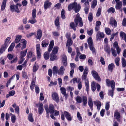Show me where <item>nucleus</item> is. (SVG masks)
<instances>
[{
  "label": "nucleus",
  "instance_id": "1",
  "mask_svg": "<svg viewBox=\"0 0 126 126\" xmlns=\"http://www.w3.org/2000/svg\"><path fill=\"white\" fill-rule=\"evenodd\" d=\"M68 8L69 11L73 9L76 13H78L81 9L80 5V4H77V2H74L69 5Z\"/></svg>",
  "mask_w": 126,
  "mask_h": 126
},
{
  "label": "nucleus",
  "instance_id": "2",
  "mask_svg": "<svg viewBox=\"0 0 126 126\" xmlns=\"http://www.w3.org/2000/svg\"><path fill=\"white\" fill-rule=\"evenodd\" d=\"M75 23L76 24V27H77L78 22V26L81 27L83 25L82 20V18L80 17L79 14L78 13L74 20Z\"/></svg>",
  "mask_w": 126,
  "mask_h": 126
},
{
  "label": "nucleus",
  "instance_id": "3",
  "mask_svg": "<svg viewBox=\"0 0 126 126\" xmlns=\"http://www.w3.org/2000/svg\"><path fill=\"white\" fill-rule=\"evenodd\" d=\"M36 10L34 9L32 10V18L29 19L28 22L32 24H34L37 22L36 19H35L36 17Z\"/></svg>",
  "mask_w": 126,
  "mask_h": 126
},
{
  "label": "nucleus",
  "instance_id": "4",
  "mask_svg": "<svg viewBox=\"0 0 126 126\" xmlns=\"http://www.w3.org/2000/svg\"><path fill=\"white\" fill-rule=\"evenodd\" d=\"M87 42L90 50L92 51L93 53H96V50L95 48L94 47L92 40L91 37H90L88 39Z\"/></svg>",
  "mask_w": 126,
  "mask_h": 126
},
{
  "label": "nucleus",
  "instance_id": "5",
  "mask_svg": "<svg viewBox=\"0 0 126 126\" xmlns=\"http://www.w3.org/2000/svg\"><path fill=\"white\" fill-rule=\"evenodd\" d=\"M45 110H47L49 111V112L53 114L54 112L56 111V110L54 109V106L52 104L49 105L48 108V107L47 106H45Z\"/></svg>",
  "mask_w": 126,
  "mask_h": 126
},
{
  "label": "nucleus",
  "instance_id": "6",
  "mask_svg": "<svg viewBox=\"0 0 126 126\" xmlns=\"http://www.w3.org/2000/svg\"><path fill=\"white\" fill-rule=\"evenodd\" d=\"M10 11L12 12H15L17 13H19L20 12L18 6L16 5L13 4L10 5Z\"/></svg>",
  "mask_w": 126,
  "mask_h": 126
},
{
  "label": "nucleus",
  "instance_id": "7",
  "mask_svg": "<svg viewBox=\"0 0 126 126\" xmlns=\"http://www.w3.org/2000/svg\"><path fill=\"white\" fill-rule=\"evenodd\" d=\"M36 49L37 52V59H39L41 57L40 45L38 44L36 46Z\"/></svg>",
  "mask_w": 126,
  "mask_h": 126
},
{
  "label": "nucleus",
  "instance_id": "8",
  "mask_svg": "<svg viewBox=\"0 0 126 126\" xmlns=\"http://www.w3.org/2000/svg\"><path fill=\"white\" fill-rule=\"evenodd\" d=\"M92 74L96 80L99 81H101V79L98 76V73L95 71H92Z\"/></svg>",
  "mask_w": 126,
  "mask_h": 126
},
{
  "label": "nucleus",
  "instance_id": "9",
  "mask_svg": "<svg viewBox=\"0 0 126 126\" xmlns=\"http://www.w3.org/2000/svg\"><path fill=\"white\" fill-rule=\"evenodd\" d=\"M52 99L56 102H58L59 101V99L57 94L56 92H54L52 93Z\"/></svg>",
  "mask_w": 126,
  "mask_h": 126
},
{
  "label": "nucleus",
  "instance_id": "10",
  "mask_svg": "<svg viewBox=\"0 0 126 126\" xmlns=\"http://www.w3.org/2000/svg\"><path fill=\"white\" fill-rule=\"evenodd\" d=\"M105 35L103 32H98L96 34V38L97 40H100L102 38H104Z\"/></svg>",
  "mask_w": 126,
  "mask_h": 126
},
{
  "label": "nucleus",
  "instance_id": "11",
  "mask_svg": "<svg viewBox=\"0 0 126 126\" xmlns=\"http://www.w3.org/2000/svg\"><path fill=\"white\" fill-rule=\"evenodd\" d=\"M51 4V3L49 2L48 0H46L44 3V5L45 10H46L47 8L50 7Z\"/></svg>",
  "mask_w": 126,
  "mask_h": 126
},
{
  "label": "nucleus",
  "instance_id": "12",
  "mask_svg": "<svg viewBox=\"0 0 126 126\" xmlns=\"http://www.w3.org/2000/svg\"><path fill=\"white\" fill-rule=\"evenodd\" d=\"M65 70L64 67L63 66H61L60 68L58 70V74L59 75H63Z\"/></svg>",
  "mask_w": 126,
  "mask_h": 126
},
{
  "label": "nucleus",
  "instance_id": "13",
  "mask_svg": "<svg viewBox=\"0 0 126 126\" xmlns=\"http://www.w3.org/2000/svg\"><path fill=\"white\" fill-rule=\"evenodd\" d=\"M59 17L57 16L56 18L55 19L54 21L55 24L57 27V29L59 30L60 29V22L59 21Z\"/></svg>",
  "mask_w": 126,
  "mask_h": 126
},
{
  "label": "nucleus",
  "instance_id": "14",
  "mask_svg": "<svg viewBox=\"0 0 126 126\" xmlns=\"http://www.w3.org/2000/svg\"><path fill=\"white\" fill-rule=\"evenodd\" d=\"M64 114L67 119L69 121H71L72 120V118L71 116V115L68 112L65 111L64 112Z\"/></svg>",
  "mask_w": 126,
  "mask_h": 126
},
{
  "label": "nucleus",
  "instance_id": "15",
  "mask_svg": "<svg viewBox=\"0 0 126 126\" xmlns=\"http://www.w3.org/2000/svg\"><path fill=\"white\" fill-rule=\"evenodd\" d=\"M109 23L111 25H114L115 27H116L117 26V24L116 21L112 17L110 18Z\"/></svg>",
  "mask_w": 126,
  "mask_h": 126
},
{
  "label": "nucleus",
  "instance_id": "16",
  "mask_svg": "<svg viewBox=\"0 0 126 126\" xmlns=\"http://www.w3.org/2000/svg\"><path fill=\"white\" fill-rule=\"evenodd\" d=\"M19 42L22 44V47H21V49L22 50L26 47L27 44L26 41L24 39H22L20 40Z\"/></svg>",
  "mask_w": 126,
  "mask_h": 126
},
{
  "label": "nucleus",
  "instance_id": "17",
  "mask_svg": "<svg viewBox=\"0 0 126 126\" xmlns=\"http://www.w3.org/2000/svg\"><path fill=\"white\" fill-rule=\"evenodd\" d=\"M43 104L42 103L40 104L38 107V113L40 114H41L43 112L44 109Z\"/></svg>",
  "mask_w": 126,
  "mask_h": 126
},
{
  "label": "nucleus",
  "instance_id": "18",
  "mask_svg": "<svg viewBox=\"0 0 126 126\" xmlns=\"http://www.w3.org/2000/svg\"><path fill=\"white\" fill-rule=\"evenodd\" d=\"M49 42V41L47 39H45L43 40L42 42L41 45L43 47H47L48 45Z\"/></svg>",
  "mask_w": 126,
  "mask_h": 126
},
{
  "label": "nucleus",
  "instance_id": "19",
  "mask_svg": "<svg viewBox=\"0 0 126 126\" xmlns=\"http://www.w3.org/2000/svg\"><path fill=\"white\" fill-rule=\"evenodd\" d=\"M37 35L36 38L37 39H40L41 38L42 35V31L40 29H38L37 31Z\"/></svg>",
  "mask_w": 126,
  "mask_h": 126
},
{
  "label": "nucleus",
  "instance_id": "20",
  "mask_svg": "<svg viewBox=\"0 0 126 126\" xmlns=\"http://www.w3.org/2000/svg\"><path fill=\"white\" fill-rule=\"evenodd\" d=\"M7 47V45L6 44H4L0 48V55L5 51V50Z\"/></svg>",
  "mask_w": 126,
  "mask_h": 126
},
{
  "label": "nucleus",
  "instance_id": "21",
  "mask_svg": "<svg viewBox=\"0 0 126 126\" xmlns=\"http://www.w3.org/2000/svg\"><path fill=\"white\" fill-rule=\"evenodd\" d=\"M93 102L94 104L97 106V109L99 111L101 106V102L99 101H94Z\"/></svg>",
  "mask_w": 126,
  "mask_h": 126
},
{
  "label": "nucleus",
  "instance_id": "22",
  "mask_svg": "<svg viewBox=\"0 0 126 126\" xmlns=\"http://www.w3.org/2000/svg\"><path fill=\"white\" fill-rule=\"evenodd\" d=\"M62 61L63 64L65 66H66L67 64V59L66 56L64 55H63Z\"/></svg>",
  "mask_w": 126,
  "mask_h": 126
},
{
  "label": "nucleus",
  "instance_id": "23",
  "mask_svg": "<svg viewBox=\"0 0 126 126\" xmlns=\"http://www.w3.org/2000/svg\"><path fill=\"white\" fill-rule=\"evenodd\" d=\"M60 90L62 93L64 95L66 99L67 98L68 95L66 93V90L65 88L63 87H61Z\"/></svg>",
  "mask_w": 126,
  "mask_h": 126
},
{
  "label": "nucleus",
  "instance_id": "24",
  "mask_svg": "<svg viewBox=\"0 0 126 126\" xmlns=\"http://www.w3.org/2000/svg\"><path fill=\"white\" fill-rule=\"evenodd\" d=\"M50 59L51 61H54L57 60L58 58L55 54L51 53L50 55Z\"/></svg>",
  "mask_w": 126,
  "mask_h": 126
},
{
  "label": "nucleus",
  "instance_id": "25",
  "mask_svg": "<svg viewBox=\"0 0 126 126\" xmlns=\"http://www.w3.org/2000/svg\"><path fill=\"white\" fill-rule=\"evenodd\" d=\"M22 37V36L18 35L16 36V39L15 40V42L16 43H17L19 42Z\"/></svg>",
  "mask_w": 126,
  "mask_h": 126
},
{
  "label": "nucleus",
  "instance_id": "26",
  "mask_svg": "<svg viewBox=\"0 0 126 126\" xmlns=\"http://www.w3.org/2000/svg\"><path fill=\"white\" fill-rule=\"evenodd\" d=\"M6 2V0H3L2 2L1 7V10L2 11H3L5 8Z\"/></svg>",
  "mask_w": 126,
  "mask_h": 126
},
{
  "label": "nucleus",
  "instance_id": "27",
  "mask_svg": "<svg viewBox=\"0 0 126 126\" xmlns=\"http://www.w3.org/2000/svg\"><path fill=\"white\" fill-rule=\"evenodd\" d=\"M122 4L121 1H119L118 3H116L115 5V8L116 9H119L122 7Z\"/></svg>",
  "mask_w": 126,
  "mask_h": 126
},
{
  "label": "nucleus",
  "instance_id": "28",
  "mask_svg": "<svg viewBox=\"0 0 126 126\" xmlns=\"http://www.w3.org/2000/svg\"><path fill=\"white\" fill-rule=\"evenodd\" d=\"M54 45V41L53 40H52L50 42L49 45V47L48 49V51L49 52H50L51 51Z\"/></svg>",
  "mask_w": 126,
  "mask_h": 126
},
{
  "label": "nucleus",
  "instance_id": "29",
  "mask_svg": "<svg viewBox=\"0 0 126 126\" xmlns=\"http://www.w3.org/2000/svg\"><path fill=\"white\" fill-rule=\"evenodd\" d=\"M120 36L122 39L124 38L125 41L126 42V34L123 32H120Z\"/></svg>",
  "mask_w": 126,
  "mask_h": 126
},
{
  "label": "nucleus",
  "instance_id": "30",
  "mask_svg": "<svg viewBox=\"0 0 126 126\" xmlns=\"http://www.w3.org/2000/svg\"><path fill=\"white\" fill-rule=\"evenodd\" d=\"M88 104L89 107L92 110H93V102L92 99L91 98H89L88 99Z\"/></svg>",
  "mask_w": 126,
  "mask_h": 126
},
{
  "label": "nucleus",
  "instance_id": "31",
  "mask_svg": "<svg viewBox=\"0 0 126 126\" xmlns=\"http://www.w3.org/2000/svg\"><path fill=\"white\" fill-rule=\"evenodd\" d=\"M96 83H95L94 81L93 82L91 83V89L93 92L96 89Z\"/></svg>",
  "mask_w": 126,
  "mask_h": 126
},
{
  "label": "nucleus",
  "instance_id": "32",
  "mask_svg": "<svg viewBox=\"0 0 126 126\" xmlns=\"http://www.w3.org/2000/svg\"><path fill=\"white\" fill-rule=\"evenodd\" d=\"M39 66L35 62V64L33 66V72H35L38 69Z\"/></svg>",
  "mask_w": 126,
  "mask_h": 126
},
{
  "label": "nucleus",
  "instance_id": "33",
  "mask_svg": "<svg viewBox=\"0 0 126 126\" xmlns=\"http://www.w3.org/2000/svg\"><path fill=\"white\" fill-rule=\"evenodd\" d=\"M73 41L71 39H67L66 44V47H70L72 45Z\"/></svg>",
  "mask_w": 126,
  "mask_h": 126
},
{
  "label": "nucleus",
  "instance_id": "34",
  "mask_svg": "<svg viewBox=\"0 0 126 126\" xmlns=\"http://www.w3.org/2000/svg\"><path fill=\"white\" fill-rule=\"evenodd\" d=\"M83 104L84 106H86L87 102V98L85 96H83L82 97Z\"/></svg>",
  "mask_w": 126,
  "mask_h": 126
},
{
  "label": "nucleus",
  "instance_id": "35",
  "mask_svg": "<svg viewBox=\"0 0 126 126\" xmlns=\"http://www.w3.org/2000/svg\"><path fill=\"white\" fill-rule=\"evenodd\" d=\"M53 72V74H58V68L56 66H54L52 68Z\"/></svg>",
  "mask_w": 126,
  "mask_h": 126
},
{
  "label": "nucleus",
  "instance_id": "36",
  "mask_svg": "<svg viewBox=\"0 0 126 126\" xmlns=\"http://www.w3.org/2000/svg\"><path fill=\"white\" fill-rule=\"evenodd\" d=\"M70 26L72 29H73L74 31L76 30V24L75 25L73 22H71L70 24Z\"/></svg>",
  "mask_w": 126,
  "mask_h": 126
},
{
  "label": "nucleus",
  "instance_id": "37",
  "mask_svg": "<svg viewBox=\"0 0 126 126\" xmlns=\"http://www.w3.org/2000/svg\"><path fill=\"white\" fill-rule=\"evenodd\" d=\"M97 4V1L96 0H93L92 2L91 7L92 8H94Z\"/></svg>",
  "mask_w": 126,
  "mask_h": 126
},
{
  "label": "nucleus",
  "instance_id": "38",
  "mask_svg": "<svg viewBox=\"0 0 126 126\" xmlns=\"http://www.w3.org/2000/svg\"><path fill=\"white\" fill-rule=\"evenodd\" d=\"M114 116L115 118L117 119H119L120 117V113L118 112L117 110L115 111L114 113Z\"/></svg>",
  "mask_w": 126,
  "mask_h": 126
},
{
  "label": "nucleus",
  "instance_id": "39",
  "mask_svg": "<svg viewBox=\"0 0 126 126\" xmlns=\"http://www.w3.org/2000/svg\"><path fill=\"white\" fill-rule=\"evenodd\" d=\"M122 65L123 67H125L126 66V60L124 58H122Z\"/></svg>",
  "mask_w": 126,
  "mask_h": 126
},
{
  "label": "nucleus",
  "instance_id": "40",
  "mask_svg": "<svg viewBox=\"0 0 126 126\" xmlns=\"http://www.w3.org/2000/svg\"><path fill=\"white\" fill-rule=\"evenodd\" d=\"M114 66V65L113 63H111L109 64L108 66V67L109 70L112 71Z\"/></svg>",
  "mask_w": 126,
  "mask_h": 126
},
{
  "label": "nucleus",
  "instance_id": "41",
  "mask_svg": "<svg viewBox=\"0 0 126 126\" xmlns=\"http://www.w3.org/2000/svg\"><path fill=\"white\" fill-rule=\"evenodd\" d=\"M58 47H55L52 51V53L54 54H56L58 51Z\"/></svg>",
  "mask_w": 126,
  "mask_h": 126
},
{
  "label": "nucleus",
  "instance_id": "42",
  "mask_svg": "<svg viewBox=\"0 0 126 126\" xmlns=\"http://www.w3.org/2000/svg\"><path fill=\"white\" fill-rule=\"evenodd\" d=\"M85 84L86 88V91H87L89 90V81L87 79H86L85 80Z\"/></svg>",
  "mask_w": 126,
  "mask_h": 126
},
{
  "label": "nucleus",
  "instance_id": "43",
  "mask_svg": "<svg viewBox=\"0 0 126 126\" xmlns=\"http://www.w3.org/2000/svg\"><path fill=\"white\" fill-rule=\"evenodd\" d=\"M76 99L77 102L79 103H81L82 101V98L79 96H77L76 98Z\"/></svg>",
  "mask_w": 126,
  "mask_h": 126
},
{
  "label": "nucleus",
  "instance_id": "44",
  "mask_svg": "<svg viewBox=\"0 0 126 126\" xmlns=\"http://www.w3.org/2000/svg\"><path fill=\"white\" fill-rule=\"evenodd\" d=\"M105 51L107 53L110 54V53L111 50L110 48L108 47H106L104 48Z\"/></svg>",
  "mask_w": 126,
  "mask_h": 126
},
{
  "label": "nucleus",
  "instance_id": "45",
  "mask_svg": "<svg viewBox=\"0 0 126 126\" xmlns=\"http://www.w3.org/2000/svg\"><path fill=\"white\" fill-rule=\"evenodd\" d=\"M65 11L63 9L61 13V18L63 19H65V16L64 15Z\"/></svg>",
  "mask_w": 126,
  "mask_h": 126
},
{
  "label": "nucleus",
  "instance_id": "46",
  "mask_svg": "<svg viewBox=\"0 0 126 126\" xmlns=\"http://www.w3.org/2000/svg\"><path fill=\"white\" fill-rule=\"evenodd\" d=\"M49 53L48 52H46L44 54V56L45 59L46 60H47L49 58Z\"/></svg>",
  "mask_w": 126,
  "mask_h": 126
},
{
  "label": "nucleus",
  "instance_id": "47",
  "mask_svg": "<svg viewBox=\"0 0 126 126\" xmlns=\"http://www.w3.org/2000/svg\"><path fill=\"white\" fill-rule=\"evenodd\" d=\"M28 119L31 122H32L34 121V119L32 114L30 113L29 115Z\"/></svg>",
  "mask_w": 126,
  "mask_h": 126
},
{
  "label": "nucleus",
  "instance_id": "48",
  "mask_svg": "<svg viewBox=\"0 0 126 126\" xmlns=\"http://www.w3.org/2000/svg\"><path fill=\"white\" fill-rule=\"evenodd\" d=\"M105 31L107 34L110 35L111 34V31L109 28H106L105 29Z\"/></svg>",
  "mask_w": 126,
  "mask_h": 126
},
{
  "label": "nucleus",
  "instance_id": "49",
  "mask_svg": "<svg viewBox=\"0 0 126 126\" xmlns=\"http://www.w3.org/2000/svg\"><path fill=\"white\" fill-rule=\"evenodd\" d=\"M26 54L25 52H24V51H22L20 52V58L21 59H24L23 57L25 56Z\"/></svg>",
  "mask_w": 126,
  "mask_h": 126
},
{
  "label": "nucleus",
  "instance_id": "50",
  "mask_svg": "<svg viewBox=\"0 0 126 126\" xmlns=\"http://www.w3.org/2000/svg\"><path fill=\"white\" fill-rule=\"evenodd\" d=\"M72 81H73V83L75 84L76 82H79L80 81V79H78V81H77V79L76 78H73L72 80H71L70 81V82L71 83Z\"/></svg>",
  "mask_w": 126,
  "mask_h": 126
},
{
  "label": "nucleus",
  "instance_id": "51",
  "mask_svg": "<svg viewBox=\"0 0 126 126\" xmlns=\"http://www.w3.org/2000/svg\"><path fill=\"white\" fill-rule=\"evenodd\" d=\"M110 85H111L112 89H114L115 88V82L113 80H112L110 81Z\"/></svg>",
  "mask_w": 126,
  "mask_h": 126
},
{
  "label": "nucleus",
  "instance_id": "52",
  "mask_svg": "<svg viewBox=\"0 0 126 126\" xmlns=\"http://www.w3.org/2000/svg\"><path fill=\"white\" fill-rule=\"evenodd\" d=\"M93 17L92 14V13H90L88 15V19L89 21L90 22H91L93 20Z\"/></svg>",
  "mask_w": 126,
  "mask_h": 126
},
{
  "label": "nucleus",
  "instance_id": "53",
  "mask_svg": "<svg viewBox=\"0 0 126 126\" xmlns=\"http://www.w3.org/2000/svg\"><path fill=\"white\" fill-rule=\"evenodd\" d=\"M77 117L78 119L81 122L82 121V117L80 115V114L79 112H78L77 113Z\"/></svg>",
  "mask_w": 126,
  "mask_h": 126
},
{
  "label": "nucleus",
  "instance_id": "54",
  "mask_svg": "<svg viewBox=\"0 0 126 126\" xmlns=\"http://www.w3.org/2000/svg\"><path fill=\"white\" fill-rule=\"evenodd\" d=\"M111 52L113 56L114 57H116L117 56V54L116 52V50L115 49H114L113 48H111Z\"/></svg>",
  "mask_w": 126,
  "mask_h": 126
},
{
  "label": "nucleus",
  "instance_id": "55",
  "mask_svg": "<svg viewBox=\"0 0 126 126\" xmlns=\"http://www.w3.org/2000/svg\"><path fill=\"white\" fill-rule=\"evenodd\" d=\"M27 55L28 58H31L34 56V54H33L32 53L31 51L28 53Z\"/></svg>",
  "mask_w": 126,
  "mask_h": 126
},
{
  "label": "nucleus",
  "instance_id": "56",
  "mask_svg": "<svg viewBox=\"0 0 126 126\" xmlns=\"http://www.w3.org/2000/svg\"><path fill=\"white\" fill-rule=\"evenodd\" d=\"M115 10L114 8L111 7L109 8L107 10V12L109 13H110L112 12V13H113L115 12Z\"/></svg>",
  "mask_w": 126,
  "mask_h": 126
},
{
  "label": "nucleus",
  "instance_id": "57",
  "mask_svg": "<svg viewBox=\"0 0 126 126\" xmlns=\"http://www.w3.org/2000/svg\"><path fill=\"white\" fill-rule=\"evenodd\" d=\"M114 61L116 65L117 66H119V62L120 61V58L118 57H117L115 59Z\"/></svg>",
  "mask_w": 126,
  "mask_h": 126
},
{
  "label": "nucleus",
  "instance_id": "58",
  "mask_svg": "<svg viewBox=\"0 0 126 126\" xmlns=\"http://www.w3.org/2000/svg\"><path fill=\"white\" fill-rule=\"evenodd\" d=\"M0 64L2 65H4L5 64V60L2 57L0 58Z\"/></svg>",
  "mask_w": 126,
  "mask_h": 126
},
{
  "label": "nucleus",
  "instance_id": "59",
  "mask_svg": "<svg viewBox=\"0 0 126 126\" xmlns=\"http://www.w3.org/2000/svg\"><path fill=\"white\" fill-rule=\"evenodd\" d=\"M109 102H107L105 105V108L106 110H108L110 108Z\"/></svg>",
  "mask_w": 126,
  "mask_h": 126
},
{
  "label": "nucleus",
  "instance_id": "60",
  "mask_svg": "<svg viewBox=\"0 0 126 126\" xmlns=\"http://www.w3.org/2000/svg\"><path fill=\"white\" fill-rule=\"evenodd\" d=\"M57 84V81H56L54 82L52 81H51L50 82V84H49V86L50 87H51L53 85H55Z\"/></svg>",
  "mask_w": 126,
  "mask_h": 126
},
{
  "label": "nucleus",
  "instance_id": "61",
  "mask_svg": "<svg viewBox=\"0 0 126 126\" xmlns=\"http://www.w3.org/2000/svg\"><path fill=\"white\" fill-rule=\"evenodd\" d=\"M114 89H112L111 90L109 91V94L112 97L113 95V91Z\"/></svg>",
  "mask_w": 126,
  "mask_h": 126
},
{
  "label": "nucleus",
  "instance_id": "62",
  "mask_svg": "<svg viewBox=\"0 0 126 126\" xmlns=\"http://www.w3.org/2000/svg\"><path fill=\"white\" fill-rule=\"evenodd\" d=\"M88 68L87 67H85V68L84 69L83 74L87 75L88 74Z\"/></svg>",
  "mask_w": 126,
  "mask_h": 126
},
{
  "label": "nucleus",
  "instance_id": "63",
  "mask_svg": "<svg viewBox=\"0 0 126 126\" xmlns=\"http://www.w3.org/2000/svg\"><path fill=\"white\" fill-rule=\"evenodd\" d=\"M11 121L13 123H14L15 122V120L16 119V117L15 115H13L11 117Z\"/></svg>",
  "mask_w": 126,
  "mask_h": 126
},
{
  "label": "nucleus",
  "instance_id": "64",
  "mask_svg": "<svg viewBox=\"0 0 126 126\" xmlns=\"http://www.w3.org/2000/svg\"><path fill=\"white\" fill-rule=\"evenodd\" d=\"M100 62H101L102 64L103 65H104L105 64L104 59L102 57H101Z\"/></svg>",
  "mask_w": 126,
  "mask_h": 126
}]
</instances>
